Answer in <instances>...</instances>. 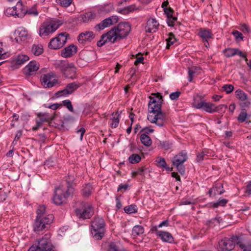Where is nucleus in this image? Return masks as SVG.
Listing matches in <instances>:
<instances>
[{
    "label": "nucleus",
    "instance_id": "42",
    "mask_svg": "<svg viewBox=\"0 0 251 251\" xmlns=\"http://www.w3.org/2000/svg\"><path fill=\"white\" fill-rule=\"evenodd\" d=\"M166 41L167 49H169L176 41L175 36L172 33H169V37L166 39Z\"/></svg>",
    "mask_w": 251,
    "mask_h": 251
},
{
    "label": "nucleus",
    "instance_id": "36",
    "mask_svg": "<svg viewBox=\"0 0 251 251\" xmlns=\"http://www.w3.org/2000/svg\"><path fill=\"white\" fill-rule=\"evenodd\" d=\"M235 95L236 98L241 101H243L247 100V95L241 89H238L235 91Z\"/></svg>",
    "mask_w": 251,
    "mask_h": 251
},
{
    "label": "nucleus",
    "instance_id": "1",
    "mask_svg": "<svg viewBox=\"0 0 251 251\" xmlns=\"http://www.w3.org/2000/svg\"><path fill=\"white\" fill-rule=\"evenodd\" d=\"M130 31V26L128 23H120L117 26L111 28L106 33L101 36L100 39L97 42L98 47H102L106 43H114L126 37Z\"/></svg>",
    "mask_w": 251,
    "mask_h": 251
},
{
    "label": "nucleus",
    "instance_id": "54",
    "mask_svg": "<svg viewBox=\"0 0 251 251\" xmlns=\"http://www.w3.org/2000/svg\"><path fill=\"white\" fill-rule=\"evenodd\" d=\"M161 148L168 150L171 148L172 144L168 142H161L159 145Z\"/></svg>",
    "mask_w": 251,
    "mask_h": 251
},
{
    "label": "nucleus",
    "instance_id": "59",
    "mask_svg": "<svg viewBox=\"0 0 251 251\" xmlns=\"http://www.w3.org/2000/svg\"><path fill=\"white\" fill-rule=\"evenodd\" d=\"M92 17H78V18H79V19L81 21V24L83 23H87L89 21H90L92 19Z\"/></svg>",
    "mask_w": 251,
    "mask_h": 251
},
{
    "label": "nucleus",
    "instance_id": "38",
    "mask_svg": "<svg viewBox=\"0 0 251 251\" xmlns=\"http://www.w3.org/2000/svg\"><path fill=\"white\" fill-rule=\"evenodd\" d=\"M209 194L210 197L215 196L216 195L222 194V191H219V184H217L209 190Z\"/></svg>",
    "mask_w": 251,
    "mask_h": 251
},
{
    "label": "nucleus",
    "instance_id": "61",
    "mask_svg": "<svg viewBox=\"0 0 251 251\" xmlns=\"http://www.w3.org/2000/svg\"><path fill=\"white\" fill-rule=\"evenodd\" d=\"M142 131L143 132L142 134H146L148 135L150 133H152L154 131V129L152 128H150L148 127H144L142 130Z\"/></svg>",
    "mask_w": 251,
    "mask_h": 251
},
{
    "label": "nucleus",
    "instance_id": "31",
    "mask_svg": "<svg viewBox=\"0 0 251 251\" xmlns=\"http://www.w3.org/2000/svg\"><path fill=\"white\" fill-rule=\"evenodd\" d=\"M144 232V227L140 225L135 226L132 230V236L136 237L142 235Z\"/></svg>",
    "mask_w": 251,
    "mask_h": 251
},
{
    "label": "nucleus",
    "instance_id": "29",
    "mask_svg": "<svg viewBox=\"0 0 251 251\" xmlns=\"http://www.w3.org/2000/svg\"><path fill=\"white\" fill-rule=\"evenodd\" d=\"M93 191V188L90 183L85 184L83 186L82 195L84 197H88Z\"/></svg>",
    "mask_w": 251,
    "mask_h": 251
},
{
    "label": "nucleus",
    "instance_id": "34",
    "mask_svg": "<svg viewBox=\"0 0 251 251\" xmlns=\"http://www.w3.org/2000/svg\"><path fill=\"white\" fill-rule=\"evenodd\" d=\"M140 140L141 143L147 147H149L151 144V140L150 137L146 134H141L140 136Z\"/></svg>",
    "mask_w": 251,
    "mask_h": 251
},
{
    "label": "nucleus",
    "instance_id": "40",
    "mask_svg": "<svg viewBox=\"0 0 251 251\" xmlns=\"http://www.w3.org/2000/svg\"><path fill=\"white\" fill-rule=\"evenodd\" d=\"M107 251H126L124 248H120L114 243H110L108 246V249Z\"/></svg>",
    "mask_w": 251,
    "mask_h": 251
},
{
    "label": "nucleus",
    "instance_id": "43",
    "mask_svg": "<svg viewBox=\"0 0 251 251\" xmlns=\"http://www.w3.org/2000/svg\"><path fill=\"white\" fill-rule=\"evenodd\" d=\"M236 49L228 48L224 50L225 55L227 57H230L236 55Z\"/></svg>",
    "mask_w": 251,
    "mask_h": 251
},
{
    "label": "nucleus",
    "instance_id": "16",
    "mask_svg": "<svg viewBox=\"0 0 251 251\" xmlns=\"http://www.w3.org/2000/svg\"><path fill=\"white\" fill-rule=\"evenodd\" d=\"M81 84L79 83L72 82L69 83L62 90L59 91L56 93L58 97L65 96L72 94L77 88L80 87Z\"/></svg>",
    "mask_w": 251,
    "mask_h": 251
},
{
    "label": "nucleus",
    "instance_id": "62",
    "mask_svg": "<svg viewBox=\"0 0 251 251\" xmlns=\"http://www.w3.org/2000/svg\"><path fill=\"white\" fill-rule=\"evenodd\" d=\"M178 172L182 175L185 173V168L184 165L182 164L178 165L176 166Z\"/></svg>",
    "mask_w": 251,
    "mask_h": 251
},
{
    "label": "nucleus",
    "instance_id": "45",
    "mask_svg": "<svg viewBox=\"0 0 251 251\" xmlns=\"http://www.w3.org/2000/svg\"><path fill=\"white\" fill-rule=\"evenodd\" d=\"M37 116L43 122H48L50 119V115L47 113H40Z\"/></svg>",
    "mask_w": 251,
    "mask_h": 251
},
{
    "label": "nucleus",
    "instance_id": "10",
    "mask_svg": "<svg viewBox=\"0 0 251 251\" xmlns=\"http://www.w3.org/2000/svg\"><path fill=\"white\" fill-rule=\"evenodd\" d=\"M69 34L66 32L61 33L58 36L52 39L49 43V47L50 49L58 50L64 46L67 40Z\"/></svg>",
    "mask_w": 251,
    "mask_h": 251
},
{
    "label": "nucleus",
    "instance_id": "27",
    "mask_svg": "<svg viewBox=\"0 0 251 251\" xmlns=\"http://www.w3.org/2000/svg\"><path fill=\"white\" fill-rule=\"evenodd\" d=\"M16 12V16H25L26 14L25 11V6L23 5L21 0H19L14 6Z\"/></svg>",
    "mask_w": 251,
    "mask_h": 251
},
{
    "label": "nucleus",
    "instance_id": "60",
    "mask_svg": "<svg viewBox=\"0 0 251 251\" xmlns=\"http://www.w3.org/2000/svg\"><path fill=\"white\" fill-rule=\"evenodd\" d=\"M245 193L248 195L251 194V181L248 182Z\"/></svg>",
    "mask_w": 251,
    "mask_h": 251
},
{
    "label": "nucleus",
    "instance_id": "55",
    "mask_svg": "<svg viewBox=\"0 0 251 251\" xmlns=\"http://www.w3.org/2000/svg\"><path fill=\"white\" fill-rule=\"evenodd\" d=\"M177 20L176 17H167V23L169 26H172L174 25V23Z\"/></svg>",
    "mask_w": 251,
    "mask_h": 251
},
{
    "label": "nucleus",
    "instance_id": "48",
    "mask_svg": "<svg viewBox=\"0 0 251 251\" xmlns=\"http://www.w3.org/2000/svg\"><path fill=\"white\" fill-rule=\"evenodd\" d=\"M63 105L65 106L70 111L74 112V108L72 102L69 100H66L62 101Z\"/></svg>",
    "mask_w": 251,
    "mask_h": 251
},
{
    "label": "nucleus",
    "instance_id": "57",
    "mask_svg": "<svg viewBox=\"0 0 251 251\" xmlns=\"http://www.w3.org/2000/svg\"><path fill=\"white\" fill-rule=\"evenodd\" d=\"M180 92L179 91H176L175 92L172 93L170 95V98L172 100H176L180 96Z\"/></svg>",
    "mask_w": 251,
    "mask_h": 251
},
{
    "label": "nucleus",
    "instance_id": "6",
    "mask_svg": "<svg viewBox=\"0 0 251 251\" xmlns=\"http://www.w3.org/2000/svg\"><path fill=\"white\" fill-rule=\"evenodd\" d=\"M50 238V234H46L41 238L36 239L31 247L39 251H55Z\"/></svg>",
    "mask_w": 251,
    "mask_h": 251
},
{
    "label": "nucleus",
    "instance_id": "26",
    "mask_svg": "<svg viewBox=\"0 0 251 251\" xmlns=\"http://www.w3.org/2000/svg\"><path fill=\"white\" fill-rule=\"evenodd\" d=\"M158 235L163 242L172 243L174 240L172 235L168 232L158 231Z\"/></svg>",
    "mask_w": 251,
    "mask_h": 251
},
{
    "label": "nucleus",
    "instance_id": "25",
    "mask_svg": "<svg viewBox=\"0 0 251 251\" xmlns=\"http://www.w3.org/2000/svg\"><path fill=\"white\" fill-rule=\"evenodd\" d=\"M138 7L136 6V5L134 4L126 6L123 8H118L117 9L116 11L118 13L122 15H127L130 12L138 10Z\"/></svg>",
    "mask_w": 251,
    "mask_h": 251
},
{
    "label": "nucleus",
    "instance_id": "19",
    "mask_svg": "<svg viewBox=\"0 0 251 251\" xmlns=\"http://www.w3.org/2000/svg\"><path fill=\"white\" fill-rule=\"evenodd\" d=\"M29 59V57L25 54H19L12 59V64L13 67L17 68L25 63Z\"/></svg>",
    "mask_w": 251,
    "mask_h": 251
},
{
    "label": "nucleus",
    "instance_id": "35",
    "mask_svg": "<svg viewBox=\"0 0 251 251\" xmlns=\"http://www.w3.org/2000/svg\"><path fill=\"white\" fill-rule=\"evenodd\" d=\"M168 5L169 2L168 0H166L163 2L161 7L166 16H172L173 10L172 8L168 6Z\"/></svg>",
    "mask_w": 251,
    "mask_h": 251
},
{
    "label": "nucleus",
    "instance_id": "13",
    "mask_svg": "<svg viewBox=\"0 0 251 251\" xmlns=\"http://www.w3.org/2000/svg\"><path fill=\"white\" fill-rule=\"evenodd\" d=\"M69 196L67 194L66 190L65 191L62 186H59L55 189L53 201L56 205H60L65 201Z\"/></svg>",
    "mask_w": 251,
    "mask_h": 251
},
{
    "label": "nucleus",
    "instance_id": "22",
    "mask_svg": "<svg viewBox=\"0 0 251 251\" xmlns=\"http://www.w3.org/2000/svg\"><path fill=\"white\" fill-rule=\"evenodd\" d=\"M167 119L166 113L161 110V105L158 104V126H163Z\"/></svg>",
    "mask_w": 251,
    "mask_h": 251
},
{
    "label": "nucleus",
    "instance_id": "12",
    "mask_svg": "<svg viewBox=\"0 0 251 251\" xmlns=\"http://www.w3.org/2000/svg\"><path fill=\"white\" fill-rule=\"evenodd\" d=\"M55 76L52 72L43 75L41 77V81L44 87L50 88L53 87L58 82V80L55 78Z\"/></svg>",
    "mask_w": 251,
    "mask_h": 251
},
{
    "label": "nucleus",
    "instance_id": "37",
    "mask_svg": "<svg viewBox=\"0 0 251 251\" xmlns=\"http://www.w3.org/2000/svg\"><path fill=\"white\" fill-rule=\"evenodd\" d=\"M141 158L138 154H132L128 157V161L131 164H135L141 161Z\"/></svg>",
    "mask_w": 251,
    "mask_h": 251
},
{
    "label": "nucleus",
    "instance_id": "30",
    "mask_svg": "<svg viewBox=\"0 0 251 251\" xmlns=\"http://www.w3.org/2000/svg\"><path fill=\"white\" fill-rule=\"evenodd\" d=\"M113 4L111 3L104 4L100 7L99 11L102 14H108L114 10Z\"/></svg>",
    "mask_w": 251,
    "mask_h": 251
},
{
    "label": "nucleus",
    "instance_id": "52",
    "mask_svg": "<svg viewBox=\"0 0 251 251\" xmlns=\"http://www.w3.org/2000/svg\"><path fill=\"white\" fill-rule=\"evenodd\" d=\"M222 88L227 94H229L234 90V86L232 84L224 85Z\"/></svg>",
    "mask_w": 251,
    "mask_h": 251
},
{
    "label": "nucleus",
    "instance_id": "39",
    "mask_svg": "<svg viewBox=\"0 0 251 251\" xmlns=\"http://www.w3.org/2000/svg\"><path fill=\"white\" fill-rule=\"evenodd\" d=\"M124 210L126 213L128 214L135 213L137 212V206L135 204H131L130 205L126 206L124 208Z\"/></svg>",
    "mask_w": 251,
    "mask_h": 251
},
{
    "label": "nucleus",
    "instance_id": "63",
    "mask_svg": "<svg viewBox=\"0 0 251 251\" xmlns=\"http://www.w3.org/2000/svg\"><path fill=\"white\" fill-rule=\"evenodd\" d=\"M22 135V131L21 130H19L16 134V136L15 137L14 140L12 143L13 144H16V142L20 139V138L21 137Z\"/></svg>",
    "mask_w": 251,
    "mask_h": 251
},
{
    "label": "nucleus",
    "instance_id": "20",
    "mask_svg": "<svg viewBox=\"0 0 251 251\" xmlns=\"http://www.w3.org/2000/svg\"><path fill=\"white\" fill-rule=\"evenodd\" d=\"M77 49L76 46L71 45L62 50L61 55L65 58L70 57L76 52Z\"/></svg>",
    "mask_w": 251,
    "mask_h": 251
},
{
    "label": "nucleus",
    "instance_id": "33",
    "mask_svg": "<svg viewBox=\"0 0 251 251\" xmlns=\"http://www.w3.org/2000/svg\"><path fill=\"white\" fill-rule=\"evenodd\" d=\"M31 52L35 55L38 56L43 52V47L41 44H34L31 49Z\"/></svg>",
    "mask_w": 251,
    "mask_h": 251
},
{
    "label": "nucleus",
    "instance_id": "23",
    "mask_svg": "<svg viewBox=\"0 0 251 251\" xmlns=\"http://www.w3.org/2000/svg\"><path fill=\"white\" fill-rule=\"evenodd\" d=\"M187 159V153L182 152L174 157L173 163L175 166H177L178 165L182 164Z\"/></svg>",
    "mask_w": 251,
    "mask_h": 251
},
{
    "label": "nucleus",
    "instance_id": "49",
    "mask_svg": "<svg viewBox=\"0 0 251 251\" xmlns=\"http://www.w3.org/2000/svg\"><path fill=\"white\" fill-rule=\"evenodd\" d=\"M160 164V166L168 171H172L173 169L169 167L166 163L165 160L163 158H160V161L158 162Z\"/></svg>",
    "mask_w": 251,
    "mask_h": 251
},
{
    "label": "nucleus",
    "instance_id": "47",
    "mask_svg": "<svg viewBox=\"0 0 251 251\" xmlns=\"http://www.w3.org/2000/svg\"><path fill=\"white\" fill-rule=\"evenodd\" d=\"M25 11H26V14H28V15L33 14V15H37L38 14V12L36 9L35 5H34L33 6H32V7L28 9H27L26 8V7H25Z\"/></svg>",
    "mask_w": 251,
    "mask_h": 251
},
{
    "label": "nucleus",
    "instance_id": "51",
    "mask_svg": "<svg viewBox=\"0 0 251 251\" xmlns=\"http://www.w3.org/2000/svg\"><path fill=\"white\" fill-rule=\"evenodd\" d=\"M248 114L245 111H242L237 118V120L241 123L244 122L247 118Z\"/></svg>",
    "mask_w": 251,
    "mask_h": 251
},
{
    "label": "nucleus",
    "instance_id": "15",
    "mask_svg": "<svg viewBox=\"0 0 251 251\" xmlns=\"http://www.w3.org/2000/svg\"><path fill=\"white\" fill-rule=\"evenodd\" d=\"M118 17H108L105 19L102 20L100 24L95 26L97 30H103L105 28L108 27L118 22Z\"/></svg>",
    "mask_w": 251,
    "mask_h": 251
},
{
    "label": "nucleus",
    "instance_id": "64",
    "mask_svg": "<svg viewBox=\"0 0 251 251\" xmlns=\"http://www.w3.org/2000/svg\"><path fill=\"white\" fill-rule=\"evenodd\" d=\"M204 155H205V154L203 153V152L199 153L197 156V161L201 162V161H202L204 159Z\"/></svg>",
    "mask_w": 251,
    "mask_h": 251
},
{
    "label": "nucleus",
    "instance_id": "8",
    "mask_svg": "<svg viewBox=\"0 0 251 251\" xmlns=\"http://www.w3.org/2000/svg\"><path fill=\"white\" fill-rule=\"evenodd\" d=\"M193 106L197 109H202L206 112L213 113L215 112L216 105L202 100L201 96H197L194 99Z\"/></svg>",
    "mask_w": 251,
    "mask_h": 251
},
{
    "label": "nucleus",
    "instance_id": "2",
    "mask_svg": "<svg viewBox=\"0 0 251 251\" xmlns=\"http://www.w3.org/2000/svg\"><path fill=\"white\" fill-rule=\"evenodd\" d=\"M54 216L52 214H47L46 207L40 205L37 210V216L33 224V231L37 234L43 233L47 231L49 225L52 222Z\"/></svg>",
    "mask_w": 251,
    "mask_h": 251
},
{
    "label": "nucleus",
    "instance_id": "14",
    "mask_svg": "<svg viewBox=\"0 0 251 251\" xmlns=\"http://www.w3.org/2000/svg\"><path fill=\"white\" fill-rule=\"evenodd\" d=\"M95 38V34L91 31H86L80 33L77 37L80 45H85L87 43L91 42Z\"/></svg>",
    "mask_w": 251,
    "mask_h": 251
},
{
    "label": "nucleus",
    "instance_id": "9",
    "mask_svg": "<svg viewBox=\"0 0 251 251\" xmlns=\"http://www.w3.org/2000/svg\"><path fill=\"white\" fill-rule=\"evenodd\" d=\"M150 101L148 103V120L152 123H157V96L149 97Z\"/></svg>",
    "mask_w": 251,
    "mask_h": 251
},
{
    "label": "nucleus",
    "instance_id": "44",
    "mask_svg": "<svg viewBox=\"0 0 251 251\" xmlns=\"http://www.w3.org/2000/svg\"><path fill=\"white\" fill-rule=\"evenodd\" d=\"M73 0H56V2L62 7H67L70 5Z\"/></svg>",
    "mask_w": 251,
    "mask_h": 251
},
{
    "label": "nucleus",
    "instance_id": "4",
    "mask_svg": "<svg viewBox=\"0 0 251 251\" xmlns=\"http://www.w3.org/2000/svg\"><path fill=\"white\" fill-rule=\"evenodd\" d=\"M91 233L96 240L102 239L105 231V223L104 219L100 217H96L91 222Z\"/></svg>",
    "mask_w": 251,
    "mask_h": 251
},
{
    "label": "nucleus",
    "instance_id": "17",
    "mask_svg": "<svg viewBox=\"0 0 251 251\" xmlns=\"http://www.w3.org/2000/svg\"><path fill=\"white\" fill-rule=\"evenodd\" d=\"M39 68V64L35 61H30L24 69V73L26 75H32Z\"/></svg>",
    "mask_w": 251,
    "mask_h": 251
},
{
    "label": "nucleus",
    "instance_id": "56",
    "mask_svg": "<svg viewBox=\"0 0 251 251\" xmlns=\"http://www.w3.org/2000/svg\"><path fill=\"white\" fill-rule=\"evenodd\" d=\"M232 34L234 35L236 39H243V36L241 32L237 31V30H234L232 32Z\"/></svg>",
    "mask_w": 251,
    "mask_h": 251
},
{
    "label": "nucleus",
    "instance_id": "46",
    "mask_svg": "<svg viewBox=\"0 0 251 251\" xmlns=\"http://www.w3.org/2000/svg\"><path fill=\"white\" fill-rule=\"evenodd\" d=\"M15 10L14 6L8 7L4 11V15L5 16H16L17 13Z\"/></svg>",
    "mask_w": 251,
    "mask_h": 251
},
{
    "label": "nucleus",
    "instance_id": "5",
    "mask_svg": "<svg viewBox=\"0 0 251 251\" xmlns=\"http://www.w3.org/2000/svg\"><path fill=\"white\" fill-rule=\"evenodd\" d=\"M63 24V21L57 19L50 20L43 23L39 29V35L48 36L55 31Z\"/></svg>",
    "mask_w": 251,
    "mask_h": 251
},
{
    "label": "nucleus",
    "instance_id": "3",
    "mask_svg": "<svg viewBox=\"0 0 251 251\" xmlns=\"http://www.w3.org/2000/svg\"><path fill=\"white\" fill-rule=\"evenodd\" d=\"M237 244L244 251H251V244H245L237 236H233L230 238H224L219 242L218 251H230L232 250Z\"/></svg>",
    "mask_w": 251,
    "mask_h": 251
},
{
    "label": "nucleus",
    "instance_id": "32",
    "mask_svg": "<svg viewBox=\"0 0 251 251\" xmlns=\"http://www.w3.org/2000/svg\"><path fill=\"white\" fill-rule=\"evenodd\" d=\"M200 36L203 39L204 42L208 43L207 39L211 38L212 33L208 29H201L199 32Z\"/></svg>",
    "mask_w": 251,
    "mask_h": 251
},
{
    "label": "nucleus",
    "instance_id": "53",
    "mask_svg": "<svg viewBox=\"0 0 251 251\" xmlns=\"http://www.w3.org/2000/svg\"><path fill=\"white\" fill-rule=\"evenodd\" d=\"M227 108V106L225 104H220L218 106H216L215 112H218L219 113H225L226 109Z\"/></svg>",
    "mask_w": 251,
    "mask_h": 251
},
{
    "label": "nucleus",
    "instance_id": "24",
    "mask_svg": "<svg viewBox=\"0 0 251 251\" xmlns=\"http://www.w3.org/2000/svg\"><path fill=\"white\" fill-rule=\"evenodd\" d=\"M75 180V177L73 175H68L66 177L65 181L67 184L66 193L68 195H71L73 191L74 188L72 187V184Z\"/></svg>",
    "mask_w": 251,
    "mask_h": 251
},
{
    "label": "nucleus",
    "instance_id": "7",
    "mask_svg": "<svg viewBox=\"0 0 251 251\" xmlns=\"http://www.w3.org/2000/svg\"><path fill=\"white\" fill-rule=\"evenodd\" d=\"M75 213L76 216L80 219H89L93 215V209L90 204L80 202L78 203V207L75 210Z\"/></svg>",
    "mask_w": 251,
    "mask_h": 251
},
{
    "label": "nucleus",
    "instance_id": "41",
    "mask_svg": "<svg viewBox=\"0 0 251 251\" xmlns=\"http://www.w3.org/2000/svg\"><path fill=\"white\" fill-rule=\"evenodd\" d=\"M69 23L71 24L72 26L74 27L80 26L82 25L81 21L80 19H79V18H78V17H75V18L70 20Z\"/></svg>",
    "mask_w": 251,
    "mask_h": 251
},
{
    "label": "nucleus",
    "instance_id": "18",
    "mask_svg": "<svg viewBox=\"0 0 251 251\" xmlns=\"http://www.w3.org/2000/svg\"><path fill=\"white\" fill-rule=\"evenodd\" d=\"M14 35L15 36V40L18 43L25 41L28 37L27 30L23 27H20L16 29L14 32Z\"/></svg>",
    "mask_w": 251,
    "mask_h": 251
},
{
    "label": "nucleus",
    "instance_id": "28",
    "mask_svg": "<svg viewBox=\"0 0 251 251\" xmlns=\"http://www.w3.org/2000/svg\"><path fill=\"white\" fill-rule=\"evenodd\" d=\"M120 114L118 112L113 113L110 118L111 122L110 125L112 128H116L118 126L120 121Z\"/></svg>",
    "mask_w": 251,
    "mask_h": 251
},
{
    "label": "nucleus",
    "instance_id": "50",
    "mask_svg": "<svg viewBox=\"0 0 251 251\" xmlns=\"http://www.w3.org/2000/svg\"><path fill=\"white\" fill-rule=\"evenodd\" d=\"M227 202V200L225 199H222L219 201L217 202H214L212 204V206L214 207H218L219 206H225Z\"/></svg>",
    "mask_w": 251,
    "mask_h": 251
},
{
    "label": "nucleus",
    "instance_id": "11",
    "mask_svg": "<svg viewBox=\"0 0 251 251\" xmlns=\"http://www.w3.org/2000/svg\"><path fill=\"white\" fill-rule=\"evenodd\" d=\"M60 69L66 78L73 79L75 77L76 68L73 63H62Z\"/></svg>",
    "mask_w": 251,
    "mask_h": 251
},
{
    "label": "nucleus",
    "instance_id": "58",
    "mask_svg": "<svg viewBox=\"0 0 251 251\" xmlns=\"http://www.w3.org/2000/svg\"><path fill=\"white\" fill-rule=\"evenodd\" d=\"M128 187V185L127 184H121L119 186L117 191L118 192L121 191V192H124L126 190Z\"/></svg>",
    "mask_w": 251,
    "mask_h": 251
},
{
    "label": "nucleus",
    "instance_id": "21",
    "mask_svg": "<svg viewBox=\"0 0 251 251\" xmlns=\"http://www.w3.org/2000/svg\"><path fill=\"white\" fill-rule=\"evenodd\" d=\"M157 21L155 19L150 18L147 23L145 30L147 32L154 33L157 30Z\"/></svg>",
    "mask_w": 251,
    "mask_h": 251
}]
</instances>
